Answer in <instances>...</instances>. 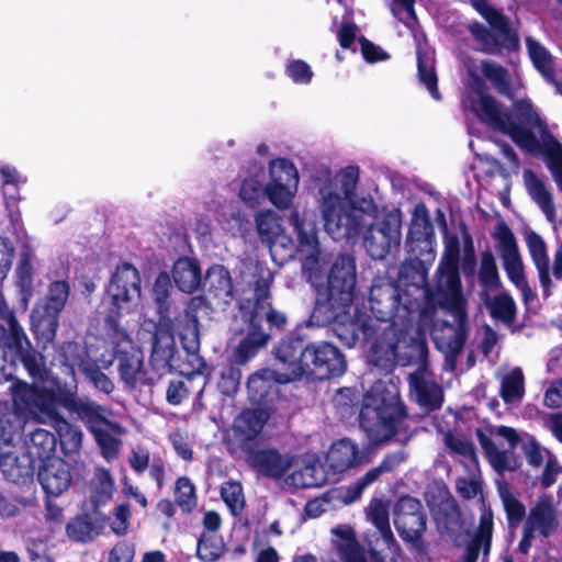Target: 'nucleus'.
<instances>
[{
	"label": "nucleus",
	"mask_w": 562,
	"mask_h": 562,
	"mask_svg": "<svg viewBox=\"0 0 562 562\" xmlns=\"http://www.w3.org/2000/svg\"><path fill=\"white\" fill-rule=\"evenodd\" d=\"M395 312L393 326L400 337L391 346L397 361L424 362L426 334L452 369L464 341L465 311L460 283H392ZM409 385L419 405L434 409L441 405L442 392L425 363L409 375Z\"/></svg>",
	"instance_id": "1"
},
{
	"label": "nucleus",
	"mask_w": 562,
	"mask_h": 562,
	"mask_svg": "<svg viewBox=\"0 0 562 562\" xmlns=\"http://www.w3.org/2000/svg\"><path fill=\"white\" fill-rule=\"evenodd\" d=\"M359 169L347 166L334 172L322 168L313 177L314 199L324 223L325 232L334 239L357 235L370 225L364 236V248L373 259H384L397 249L402 237V214L391 210L379 214L378 206L369 195L357 196Z\"/></svg>",
	"instance_id": "2"
},
{
	"label": "nucleus",
	"mask_w": 562,
	"mask_h": 562,
	"mask_svg": "<svg viewBox=\"0 0 562 562\" xmlns=\"http://www.w3.org/2000/svg\"><path fill=\"white\" fill-rule=\"evenodd\" d=\"M467 68L472 82L471 89L462 99L463 108L473 112L488 126L510 136L521 149L536 153L543 147L548 157V167L558 188L562 191V145L548 132L530 101L520 100L515 103L514 109L517 113V121H515L504 106L484 91V83L472 65L468 64Z\"/></svg>",
	"instance_id": "3"
},
{
	"label": "nucleus",
	"mask_w": 562,
	"mask_h": 562,
	"mask_svg": "<svg viewBox=\"0 0 562 562\" xmlns=\"http://www.w3.org/2000/svg\"><path fill=\"white\" fill-rule=\"evenodd\" d=\"M59 405L76 412L89 425L106 461L117 457L121 447L120 437L125 430L106 419V411L102 406L95 403L77 402L70 390H64L58 385L50 392L20 385L14 392L15 416L23 419L32 417L37 422L50 420L57 415Z\"/></svg>",
	"instance_id": "4"
},
{
	"label": "nucleus",
	"mask_w": 562,
	"mask_h": 562,
	"mask_svg": "<svg viewBox=\"0 0 562 562\" xmlns=\"http://www.w3.org/2000/svg\"><path fill=\"white\" fill-rule=\"evenodd\" d=\"M276 357L285 363L283 381H294L304 374L318 378L339 376L346 371V360L334 345L316 342L307 346L300 339H284L276 348Z\"/></svg>",
	"instance_id": "5"
},
{
	"label": "nucleus",
	"mask_w": 562,
	"mask_h": 562,
	"mask_svg": "<svg viewBox=\"0 0 562 562\" xmlns=\"http://www.w3.org/2000/svg\"><path fill=\"white\" fill-rule=\"evenodd\" d=\"M367 518L376 528L379 535L378 538L368 539L370 562H385L380 557V541L392 557L398 555L400 547L389 521V505L381 499H372L367 508ZM331 535L334 549L341 562H367L363 549L357 541L356 532L351 527H334Z\"/></svg>",
	"instance_id": "6"
},
{
	"label": "nucleus",
	"mask_w": 562,
	"mask_h": 562,
	"mask_svg": "<svg viewBox=\"0 0 562 562\" xmlns=\"http://www.w3.org/2000/svg\"><path fill=\"white\" fill-rule=\"evenodd\" d=\"M403 416L400 392L393 381H378L368 391L360 413V425L373 442L390 439Z\"/></svg>",
	"instance_id": "7"
},
{
	"label": "nucleus",
	"mask_w": 562,
	"mask_h": 562,
	"mask_svg": "<svg viewBox=\"0 0 562 562\" xmlns=\"http://www.w3.org/2000/svg\"><path fill=\"white\" fill-rule=\"evenodd\" d=\"M490 435L491 437L481 435L480 441L491 465L498 473L516 469L517 461L510 450L520 441L525 456L532 467H540L543 460L550 457L549 452L542 449L533 438H521L514 428L497 426L491 428Z\"/></svg>",
	"instance_id": "8"
},
{
	"label": "nucleus",
	"mask_w": 562,
	"mask_h": 562,
	"mask_svg": "<svg viewBox=\"0 0 562 562\" xmlns=\"http://www.w3.org/2000/svg\"><path fill=\"white\" fill-rule=\"evenodd\" d=\"M472 4L490 25V29L479 23H472L469 26L481 49L486 54H497L502 48H515L517 36L510 29L506 16L485 0H472Z\"/></svg>",
	"instance_id": "9"
},
{
	"label": "nucleus",
	"mask_w": 562,
	"mask_h": 562,
	"mask_svg": "<svg viewBox=\"0 0 562 562\" xmlns=\"http://www.w3.org/2000/svg\"><path fill=\"white\" fill-rule=\"evenodd\" d=\"M239 299V313L245 323L260 328L263 318L272 326L281 327L286 317L283 313L271 308L269 283H244Z\"/></svg>",
	"instance_id": "10"
},
{
	"label": "nucleus",
	"mask_w": 562,
	"mask_h": 562,
	"mask_svg": "<svg viewBox=\"0 0 562 562\" xmlns=\"http://www.w3.org/2000/svg\"><path fill=\"white\" fill-rule=\"evenodd\" d=\"M269 180L265 184V194L279 210H288L299 190L300 175L295 165L284 158L269 162Z\"/></svg>",
	"instance_id": "11"
},
{
	"label": "nucleus",
	"mask_w": 562,
	"mask_h": 562,
	"mask_svg": "<svg viewBox=\"0 0 562 562\" xmlns=\"http://www.w3.org/2000/svg\"><path fill=\"white\" fill-rule=\"evenodd\" d=\"M67 283H50L47 296L33 310L31 321L32 329L43 344L53 341L57 329V316L68 297Z\"/></svg>",
	"instance_id": "12"
},
{
	"label": "nucleus",
	"mask_w": 562,
	"mask_h": 562,
	"mask_svg": "<svg viewBox=\"0 0 562 562\" xmlns=\"http://www.w3.org/2000/svg\"><path fill=\"white\" fill-rule=\"evenodd\" d=\"M289 222L293 225L296 233L303 269L308 272L310 278H319L322 276V252L315 225L307 223L299 211L291 212Z\"/></svg>",
	"instance_id": "13"
},
{
	"label": "nucleus",
	"mask_w": 562,
	"mask_h": 562,
	"mask_svg": "<svg viewBox=\"0 0 562 562\" xmlns=\"http://www.w3.org/2000/svg\"><path fill=\"white\" fill-rule=\"evenodd\" d=\"M351 288V283H316L314 315L323 314L326 321L342 318L352 301Z\"/></svg>",
	"instance_id": "14"
},
{
	"label": "nucleus",
	"mask_w": 562,
	"mask_h": 562,
	"mask_svg": "<svg viewBox=\"0 0 562 562\" xmlns=\"http://www.w3.org/2000/svg\"><path fill=\"white\" fill-rule=\"evenodd\" d=\"M255 222L257 232L261 239L269 245L270 254L274 261L282 262L292 257V243L283 234L281 220L274 211L258 212Z\"/></svg>",
	"instance_id": "15"
},
{
	"label": "nucleus",
	"mask_w": 562,
	"mask_h": 562,
	"mask_svg": "<svg viewBox=\"0 0 562 562\" xmlns=\"http://www.w3.org/2000/svg\"><path fill=\"white\" fill-rule=\"evenodd\" d=\"M406 248L408 254L426 255V261L436 258L434 228L425 204L420 203L414 207Z\"/></svg>",
	"instance_id": "16"
},
{
	"label": "nucleus",
	"mask_w": 562,
	"mask_h": 562,
	"mask_svg": "<svg viewBox=\"0 0 562 562\" xmlns=\"http://www.w3.org/2000/svg\"><path fill=\"white\" fill-rule=\"evenodd\" d=\"M394 525L404 541L418 547L426 528L420 503L413 497L401 498L396 505Z\"/></svg>",
	"instance_id": "17"
},
{
	"label": "nucleus",
	"mask_w": 562,
	"mask_h": 562,
	"mask_svg": "<svg viewBox=\"0 0 562 562\" xmlns=\"http://www.w3.org/2000/svg\"><path fill=\"white\" fill-rule=\"evenodd\" d=\"M246 460L258 473L283 483L286 472L295 464V456L272 448L249 449Z\"/></svg>",
	"instance_id": "18"
},
{
	"label": "nucleus",
	"mask_w": 562,
	"mask_h": 562,
	"mask_svg": "<svg viewBox=\"0 0 562 562\" xmlns=\"http://www.w3.org/2000/svg\"><path fill=\"white\" fill-rule=\"evenodd\" d=\"M116 353L119 371L123 382L131 387L136 386L138 383H144L146 381V372L142 350L134 346L126 336L121 335L116 346Z\"/></svg>",
	"instance_id": "19"
},
{
	"label": "nucleus",
	"mask_w": 562,
	"mask_h": 562,
	"mask_svg": "<svg viewBox=\"0 0 562 562\" xmlns=\"http://www.w3.org/2000/svg\"><path fill=\"white\" fill-rule=\"evenodd\" d=\"M292 472L283 479L285 488H311L326 483L327 474L314 456L295 457Z\"/></svg>",
	"instance_id": "20"
},
{
	"label": "nucleus",
	"mask_w": 562,
	"mask_h": 562,
	"mask_svg": "<svg viewBox=\"0 0 562 562\" xmlns=\"http://www.w3.org/2000/svg\"><path fill=\"white\" fill-rule=\"evenodd\" d=\"M108 524V517L94 509L70 519L66 525V533L75 542L88 543L101 536Z\"/></svg>",
	"instance_id": "21"
},
{
	"label": "nucleus",
	"mask_w": 562,
	"mask_h": 562,
	"mask_svg": "<svg viewBox=\"0 0 562 562\" xmlns=\"http://www.w3.org/2000/svg\"><path fill=\"white\" fill-rule=\"evenodd\" d=\"M38 481L46 494L59 496L71 485L70 468L60 458L48 459L38 472Z\"/></svg>",
	"instance_id": "22"
},
{
	"label": "nucleus",
	"mask_w": 562,
	"mask_h": 562,
	"mask_svg": "<svg viewBox=\"0 0 562 562\" xmlns=\"http://www.w3.org/2000/svg\"><path fill=\"white\" fill-rule=\"evenodd\" d=\"M559 525L557 515V503L549 495L540 496L529 510L525 526L543 537H549L557 530Z\"/></svg>",
	"instance_id": "23"
},
{
	"label": "nucleus",
	"mask_w": 562,
	"mask_h": 562,
	"mask_svg": "<svg viewBox=\"0 0 562 562\" xmlns=\"http://www.w3.org/2000/svg\"><path fill=\"white\" fill-rule=\"evenodd\" d=\"M277 359L274 369H262L255 372L247 383L250 398L256 403H265L266 397L277 393V383H289L281 380V374L286 370L285 363Z\"/></svg>",
	"instance_id": "24"
},
{
	"label": "nucleus",
	"mask_w": 562,
	"mask_h": 562,
	"mask_svg": "<svg viewBox=\"0 0 562 562\" xmlns=\"http://www.w3.org/2000/svg\"><path fill=\"white\" fill-rule=\"evenodd\" d=\"M326 460L329 469L335 473L344 472L364 462L357 445L349 439H341L333 443Z\"/></svg>",
	"instance_id": "25"
},
{
	"label": "nucleus",
	"mask_w": 562,
	"mask_h": 562,
	"mask_svg": "<svg viewBox=\"0 0 562 562\" xmlns=\"http://www.w3.org/2000/svg\"><path fill=\"white\" fill-rule=\"evenodd\" d=\"M522 178L528 194L542 210L547 218L550 222H553L555 218V207L552 201L551 192L548 190L543 181L538 178V176L532 170H525Z\"/></svg>",
	"instance_id": "26"
},
{
	"label": "nucleus",
	"mask_w": 562,
	"mask_h": 562,
	"mask_svg": "<svg viewBox=\"0 0 562 562\" xmlns=\"http://www.w3.org/2000/svg\"><path fill=\"white\" fill-rule=\"evenodd\" d=\"M268 414L262 409H248L243 412L234 423L236 436L243 441L255 439L262 430Z\"/></svg>",
	"instance_id": "27"
},
{
	"label": "nucleus",
	"mask_w": 562,
	"mask_h": 562,
	"mask_svg": "<svg viewBox=\"0 0 562 562\" xmlns=\"http://www.w3.org/2000/svg\"><path fill=\"white\" fill-rule=\"evenodd\" d=\"M105 293L117 311H130L137 304L140 289L137 283H108Z\"/></svg>",
	"instance_id": "28"
},
{
	"label": "nucleus",
	"mask_w": 562,
	"mask_h": 562,
	"mask_svg": "<svg viewBox=\"0 0 562 562\" xmlns=\"http://www.w3.org/2000/svg\"><path fill=\"white\" fill-rule=\"evenodd\" d=\"M247 324V335L239 342L234 351V360L239 364L246 363L251 359L260 348L266 346L269 340V335L262 331L258 327H252L249 323Z\"/></svg>",
	"instance_id": "29"
},
{
	"label": "nucleus",
	"mask_w": 562,
	"mask_h": 562,
	"mask_svg": "<svg viewBox=\"0 0 562 562\" xmlns=\"http://www.w3.org/2000/svg\"><path fill=\"white\" fill-rule=\"evenodd\" d=\"M485 305L493 319L506 327L513 325L516 317V304L512 296L506 293H497L493 296H487Z\"/></svg>",
	"instance_id": "30"
},
{
	"label": "nucleus",
	"mask_w": 562,
	"mask_h": 562,
	"mask_svg": "<svg viewBox=\"0 0 562 562\" xmlns=\"http://www.w3.org/2000/svg\"><path fill=\"white\" fill-rule=\"evenodd\" d=\"M525 240L529 254L539 271L540 281H550V260L544 240L533 231L526 232Z\"/></svg>",
	"instance_id": "31"
},
{
	"label": "nucleus",
	"mask_w": 562,
	"mask_h": 562,
	"mask_svg": "<svg viewBox=\"0 0 562 562\" xmlns=\"http://www.w3.org/2000/svg\"><path fill=\"white\" fill-rule=\"evenodd\" d=\"M460 251V241L458 236H446L445 255L439 265V281H459L458 259Z\"/></svg>",
	"instance_id": "32"
},
{
	"label": "nucleus",
	"mask_w": 562,
	"mask_h": 562,
	"mask_svg": "<svg viewBox=\"0 0 562 562\" xmlns=\"http://www.w3.org/2000/svg\"><path fill=\"white\" fill-rule=\"evenodd\" d=\"M114 490V480L110 472L103 468H98L90 481V499L92 505L98 507L108 503L112 498Z\"/></svg>",
	"instance_id": "33"
},
{
	"label": "nucleus",
	"mask_w": 562,
	"mask_h": 562,
	"mask_svg": "<svg viewBox=\"0 0 562 562\" xmlns=\"http://www.w3.org/2000/svg\"><path fill=\"white\" fill-rule=\"evenodd\" d=\"M417 67L420 82L425 85L435 100H440L437 88V75L435 71L434 54L430 50L417 46Z\"/></svg>",
	"instance_id": "34"
},
{
	"label": "nucleus",
	"mask_w": 562,
	"mask_h": 562,
	"mask_svg": "<svg viewBox=\"0 0 562 562\" xmlns=\"http://www.w3.org/2000/svg\"><path fill=\"white\" fill-rule=\"evenodd\" d=\"M525 394V378L520 368H513L501 379V396L506 404L519 403Z\"/></svg>",
	"instance_id": "35"
},
{
	"label": "nucleus",
	"mask_w": 562,
	"mask_h": 562,
	"mask_svg": "<svg viewBox=\"0 0 562 562\" xmlns=\"http://www.w3.org/2000/svg\"><path fill=\"white\" fill-rule=\"evenodd\" d=\"M64 407L63 405H59L57 407V415L46 423H56V428L59 435L60 445L66 454L76 453L80 450L81 443H82V432L81 430L68 424L64 419H58L59 416V408Z\"/></svg>",
	"instance_id": "36"
},
{
	"label": "nucleus",
	"mask_w": 562,
	"mask_h": 562,
	"mask_svg": "<svg viewBox=\"0 0 562 562\" xmlns=\"http://www.w3.org/2000/svg\"><path fill=\"white\" fill-rule=\"evenodd\" d=\"M411 258L404 261L400 270L401 281H426L428 269L434 260L426 261V255L409 254Z\"/></svg>",
	"instance_id": "37"
},
{
	"label": "nucleus",
	"mask_w": 562,
	"mask_h": 562,
	"mask_svg": "<svg viewBox=\"0 0 562 562\" xmlns=\"http://www.w3.org/2000/svg\"><path fill=\"white\" fill-rule=\"evenodd\" d=\"M358 277L356 260L349 254L338 255L328 268V281H356Z\"/></svg>",
	"instance_id": "38"
},
{
	"label": "nucleus",
	"mask_w": 562,
	"mask_h": 562,
	"mask_svg": "<svg viewBox=\"0 0 562 562\" xmlns=\"http://www.w3.org/2000/svg\"><path fill=\"white\" fill-rule=\"evenodd\" d=\"M497 490L509 524H518L526 513L524 504L512 493L505 481H497Z\"/></svg>",
	"instance_id": "39"
},
{
	"label": "nucleus",
	"mask_w": 562,
	"mask_h": 562,
	"mask_svg": "<svg viewBox=\"0 0 562 562\" xmlns=\"http://www.w3.org/2000/svg\"><path fill=\"white\" fill-rule=\"evenodd\" d=\"M529 56L536 68L548 79H553L552 58L550 53L531 37L526 38Z\"/></svg>",
	"instance_id": "40"
},
{
	"label": "nucleus",
	"mask_w": 562,
	"mask_h": 562,
	"mask_svg": "<svg viewBox=\"0 0 562 562\" xmlns=\"http://www.w3.org/2000/svg\"><path fill=\"white\" fill-rule=\"evenodd\" d=\"M481 70L499 93L509 95V75L505 68L492 60H482Z\"/></svg>",
	"instance_id": "41"
},
{
	"label": "nucleus",
	"mask_w": 562,
	"mask_h": 562,
	"mask_svg": "<svg viewBox=\"0 0 562 562\" xmlns=\"http://www.w3.org/2000/svg\"><path fill=\"white\" fill-rule=\"evenodd\" d=\"M177 504L186 513H191L196 506L195 486L187 476H180L175 486Z\"/></svg>",
	"instance_id": "42"
},
{
	"label": "nucleus",
	"mask_w": 562,
	"mask_h": 562,
	"mask_svg": "<svg viewBox=\"0 0 562 562\" xmlns=\"http://www.w3.org/2000/svg\"><path fill=\"white\" fill-rule=\"evenodd\" d=\"M173 281H202V272L198 261L193 258H179L172 266Z\"/></svg>",
	"instance_id": "43"
},
{
	"label": "nucleus",
	"mask_w": 562,
	"mask_h": 562,
	"mask_svg": "<svg viewBox=\"0 0 562 562\" xmlns=\"http://www.w3.org/2000/svg\"><path fill=\"white\" fill-rule=\"evenodd\" d=\"M221 496L233 515L241 513L245 506V496L240 483L225 482L221 487Z\"/></svg>",
	"instance_id": "44"
},
{
	"label": "nucleus",
	"mask_w": 562,
	"mask_h": 562,
	"mask_svg": "<svg viewBox=\"0 0 562 562\" xmlns=\"http://www.w3.org/2000/svg\"><path fill=\"white\" fill-rule=\"evenodd\" d=\"M239 196L249 206H257L260 204L265 194V187H262L260 179L257 176H250L244 179Z\"/></svg>",
	"instance_id": "45"
},
{
	"label": "nucleus",
	"mask_w": 562,
	"mask_h": 562,
	"mask_svg": "<svg viewBox=\"0 0 562 562\" xmlns=\"http://www.w3.org/2000/svg\"><path fill=\"white\" fill-rule=\"evenodd\" d=\"M223 552V542L215 535H203L196 548L198 557L204 562H213Z\"/></svg>",
	"instance_id": "46"
},
{
	"label": "nucleus",
	"mask_w": 562,
	"mask_h": 562,
	"mask_svg": "<svg viewBox=\"0 0 562 562\" xmlns=\"http://www.w3.org/2000/svg\"><path fill=\"white\" fill-rule=\"evenodd\" d=\"M495 238L497 239V249L501 257L518 254V246L513 232L505 225L499 224L495 228Z\"/></svg>",
	"instance_id": "47"
},
{
	"label": "nucleus",
	"mask_w": 562,
	"mask_h": 562,
	"mask_svg": "<svg viewBox=\"0 0 562 562\" xmlns=\"http://www.w3.org/2000/svg\"><path fill=\"white\" fill-rule=\"evenodd\" d=\"M414 4L415 0H393L391 4V11L408 27H413V24L416 22Z\"/></svg>",
	"instance_id": "48"
},
{
	"label": "nucleus",
	"mask_w": 562,
	"mask_h": 562,
	"mask_svg": "<svg viewBox=\"0 0 562 562\" xmlns=\"http://www.w3.org/2000/svg\"><path fill=\"white\" fill-rule=\"evenodd\" d=\"M180 339L183 348L191 355L198 352L200 348L199 329L195 319H191L180 333Z\"/></svg>",
	"instance_id": "49"
},
{
	"label": "nucleus",
	"mask_w": 562,
	"mask_h": 562,
	"mask_svg": "<svg viewBox=\"0 0 562 562\" xmlns=\"http://www.w3.org/2000/svg\"><path fill=\"white\" fill-rule=\"evenodd\" d=\"M131 509L122 504L114 508L113 519L109 524L112 531L117 536H124L130 527Z\"/></svg>",
	"instance_id": "50"
},
{
	"label": "nucleus",
	"mask_w": 562,
	"mask_h": 562,
	"mask_svg": "<svg viewBox=\"0 0 562 562\" xmlns=\"http://www.w3.org/2000/svg\"><path fill=\"white\" fill-rule=\"evenodd\" d=\"M82 372L97 389L105 394H110L114 390L113 382L99 369L90 364H82Z\"/></svg>",
	"instance_id": "51"
},
{
	"label": "nucleus",
	"mask_w": 562,
	"mask_h": 562,
	"mask_svg": "<svg viewBox=\"0 0 562 562\" xmlns=\"http://www.w3.org/2000/svg\"><path fill=\"white\" fill-rule=\"evenodd\" d=\"M479 278L480 281H498L496 261L491 251H484L481 255Z\"/></svg>",
	"instance_id": "52"
},
{
	"label": "nucleus",
	"mask_w": 562,
	"mask_h": 562,
	"mask_svg": "<svg viewBox=\"0 0 562 562\" xmlns=\"http://www.w3.org/2000/svg\"><path fill=\"white\" fill-rule=\"evenodd\" d=\"M289 77L296 83L306 85L312 80L313 71L303 60H293L286 67Z\"/></svg>",
	"instance_id": "53"
},
{
	"label": "nucleus",
	"mask_w": 562,
	"mask_h": 562,
	"mask_svg": "<svg viewBox=\"0 0 562 562\" xmlns=\"http://www.w3.org/2000/svg\"><path fill=\"white\" fill-rule=\"evenodd\" d=\"M72 383H76V380H72ZM20 385H26L29 386L30 389L32 390H36V391H42V390H47V391H52V390H55L58 386H60L61 389L64 390H70L71 393H72V396H75V390H76V385L75 384H71V385H67V384H61L59 380L57 379H52V380H48V381H45L43 384L41 385H29L27 383H24V382H15L11 385L10 387V391H11V394H12V402L14 403V392L16 391V389L20 386ZM77 402H81V403H89L88 401H79L77 400L76 397H74Z\"/></svg>",
	"instance_id": "54"
},
{
	"label": "nucleus",
	"mask_w": 562,
	"mask_h": 562,
	"mask_svg": "<svg viewBox=\"0 0 562 562\" xmlns=\"http://www.w3.org/2000/svg\"><path fill=\"white\" fill-rule=\"evenodd\" d=\"M445 442L448 448H450L453 452L460 456L468 457L471 459L474 456L472 443L462 436L447 434L445 436Z\"/></svg>",
	"instance_id": "55"
},
{
	"label": "nucleus",
	"mask_w": 562,
	"mask_h": 562,
	"mask_svg": "<svg viewBox=\"0 0 562 562\" xmlns=\"http://www.w3.org/2000/svg\"><path fill=\"white\" fill-rule=\"evenodd\" d=\"M504 269L512 281H521L524 276V263L520 254L502 257Z\"/></svg>",
	"instance_id": "56"
},
{
	"label": "nucleus",
	"mask_w": 562,
	"mask_h": 562,
	"mask_svg": "<svg viewBox=\"0 0 562 562\" xmlns=\"http://www.w3.org/2000/svg\"><path fill=\"white\" fill-rule=\"evenodd\" d=\"M31 442L41 449L38 454L49 453L55 448V436L45 429H36L31 435Z\"/></svg>",
	"instance_id": "57"
},
{
	"label": "nucleus",
	"mask_w": 562,
	"mask_h": 562,
	"mask_svg": "<svg viewBox=\"0 0 562 562\" xmlns=\"http://www.w3.org/2000/svg\"><path fill=\"white\" fill-rule=\"evenodd\" d=\"M13 255L14 248L10 240L8 238L0 237V281L7 277V272L12 263Z\"/></svg>",
	"instance_id": "58"
},
{
	"label": "nucleus",
	"mask_w": 562,
	"mask_h": 562,
	"mask_svg": "<svg viewBox=\"0 0 562 562\" xmlns=\"http://www.w3.org/2000/svg\"><path fill=\"white\" fill-rule=\"evenodd\" d=\"M0 316L7 321L8 326L10 327L11 331L13 333L15 342L19 344L24 338V331L18 324L15 317L13 316L12 312L9 310L3 296L0 294Z\"/></svg>",
	"instance_id": "59"
},
{
	"label": "nucleus",
	"mask_w": 562,
	"mask_h": 562,
	"mask_svg": "<svg viewBox=\"0 0 562 562\" xmlns=\"http://www.w3.org/2000/svg\"><path fill=\"white\" fill-rule=\"evenodd\" d=\"M384 472V470L379 465L374 469H371L369 470L361 479H359L356 484L353 485V492H355V495L352 498H350L348 502H353L356 501L360 495L361 493L363 492V490L369 486L370 484H372L374 481L378 480V477Z\"/></svg>",
	"instance_id": "60"
},
{
	"label": "nucleus",
	"mask_w": 562,
	"mask_h": 562,
	"mask_svg": "<svg viewBox=\"0 0 562 562\" xmlns=\"http://www.w3.org/2000/svg\"><path fill=\"white\" fill-rule=\"evenodd\" d=\"M544 405L551 408L562 406V379L553 381L546 390Z\"/></svg>",
	"instance_id": "61"
},
{
	"label": "nucleus",
	"mask_w": 562,
	"mask_h": 562,
	"mask_svg": "<svg viewBox=\"0 0 562 562\" xmlns=\"http://www.w3.org/2000/svg\"><path fill=\"white\" fill-rule=\"evenodd\" d=\"M170 441L180 458L186 461H190L192 459L193 452L186 437L176 432L170 436Z\"/></svg>",
	"instance_id": "62"
},
{
	"label": "nucleus",
	"mask_w": 562,
	"mask_h": 562,
	"mask_svg": "<svg viewBox=\"0 0 562 562\" xmlns=\"http://www.w3.org/2000/svg\"><path fill=\"white\" fill-rule=\"evenodd\" d=\"M130 463H131V467L136 472L145 471L149 463V452L142 447H136L132 451V456L130 458Z\"/></svg>",
	"instance_id": "63"
},
{
	"label": "nucleus",
	"mask_w": 562,
	"mask_h": 562,
	"mask_svg": "<svg viewBox=\"0 0 562 562\" xmlns=\"http://www.w3.org/2000/svg\"><path fill=\"white\" fill-rule=\"evenodd\" d=\"M133 549L125 542H120L110 552L109 562H132Z\"/></svg>",
	"instance_id": "64"
}]
</instances>
